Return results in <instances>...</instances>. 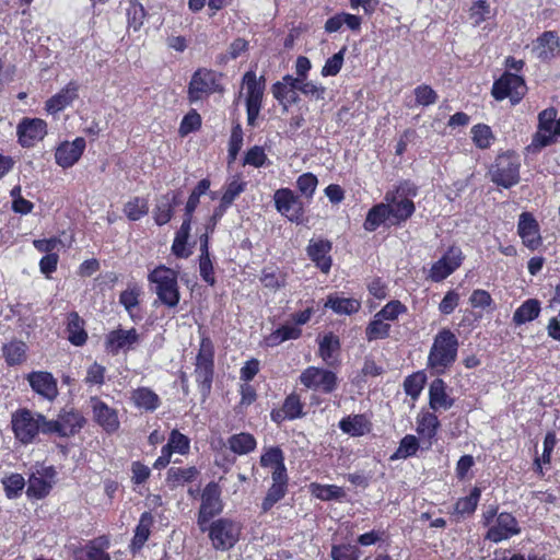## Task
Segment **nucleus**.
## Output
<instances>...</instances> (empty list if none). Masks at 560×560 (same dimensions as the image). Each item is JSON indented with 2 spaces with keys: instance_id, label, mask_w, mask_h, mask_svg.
<instances>
[{
  "instance_id": "nucleus-40",
  "label": "nucleus",
  "mask_w": 560,
  "mask_h": 560,
  "mask_svg": "<svg viewBox=\"0 0 560 560\" xmlns=\"http://www.w3.org/2000/svg\"><path fill=\"white\" fill-rule=\"evenodd\" d=\"M302 329L290 324H283L269 335L264 337L262 343L267 348H275L288 340H296L301 338Z\"/></svg>"
},
{
  "instance_id": "nucleus-24",
  "label": "nucleus",
  "mask_w": 560,
  "mask_h": 560,
  "mask_svg": "<svg viewBox=\"0 0 560 560\" xmlns=\"http://www.w3.org/2000/svg\"><path fill=\"white\" fill-rule=\"evenodd\" d=\"M26 381L32 390L48 401H54L59 392L57 380L50 372L32 371L26 375Z\"/></svg>"
},
{
  "instance_id": "nucleus-39",
  "label": "nucleus",
  "mask_w": 560,
  "mask_h": 560,
  "mask_svg": "<svg viewBox=\"0 0 560 560\" xmlns=\"http://www.w3.org/2000/svg\"><path fill=\"white\" fill-rule=\"evenodd\" d=\"M200 475L196 466L189 467H171L166 472V485L171 489L183 487L186 483L194 482Z\"/></svg>"
},
{
  "instance_id": "nucleus-38",
  "label": "nucleus",
  "mask_w": 560,
  "mask_h": 560,
  "mask_svg": "<svg viewBox=\"0 0 560 560\" xmlns=\"http://www.w3.org/2000/svg\"><path fill=\"white\" fill-rule=\"evenodd\" d=\"M130 399L135 407L148 412L155 411L161 405L159 395L147 386H140L133 389L131 392Z\"/></svg>"
},
{
  "instance_id": "nucleus-15",
  "label": "nucleus",
  "mask_w": 560,
  "mask_h": 560,
  "mask_svg": "<svg viewBox=\"0 0 560 560\" xmlns=\"http://www.w3.org/2000/svg\"><path fill=\"white\" fill-rule=\"evenodd\" d=\"M522 532L516 517L510 512H501L488 527L485 539L494 544L509 540Z\"/></svg>"
},
{
  "instance_id": "nucleus-57",
  "label": "nucleus",
  "mask_w": 560,
  "mask_h": 560,
  "mask_svg": "<svg viewBox=\"0 0 560 560\" xmlns=\"http://www.w3.org/2000/svg\"><path fill=\"white\" fill-rule=\"evenodd\" d=\"M141 288L137 284H129L128 288L120 292L119 303L125 307L131 318H133V310L139 306Z\"/></svg>"
},
{
  "instance_id": "nucleus-3",
  "label": "nucleus",
  "mask_w": 560,
  "mask_h": 560,
  "mask_svg": "<svg viewBox=\"0 0 560 560\" xmlns=\"http://www.w3.org/2000/svg\"><path fill=\"white\" fill-rule=\"evenodd\" d=\"M148 282L156 294V302L168 308H175L180 301L178 272L159 265L148 273Z\"/></svg>"
},
{
  "instance_id": "nucleus-18",
  "label": "nucleus",
  "mask_w": 560,
  "mask_h": 560,
  "mask_svg": "<svg viewBox=\"0 0 560 560\" xmlns=\"http://www.w3.org/2000/svg\"><path fill=\"white\" fill-rule=\"evenodd\" d=\"M47 135V122L42 118L24 117L18 124V142L22 148H32Z\"/></svg>"
},
{
  "instance_id": "nucleus-60",
  "label": "nucleus",
  "mask_w": 560,
  "mask_h": 560,
  "mask_svg": "<svg viewBox=\"0 0 560 560\" xmlns=\"http://www.w3.org/2000/svg\"><path fill=\"white\" fill-rule=\"evenodd\" d=\"M202 118L196 109H190L182 119L178 133L180 137H186L189 133L196 132L201 128Z\"/></svg>"
},
{
  "instance_id": "nucleus-26",
  "label": "nucleus",
  "mask_w": 560,
  "mask_h": 560,
  "mask_svg": "<svg viewBox=\"0 0 560 560\" xmlns=\"http://www.w3.org/2000/svg\"><path fill=\"white\" fill-rule=\"evenodd\" d=\"M214 72H194L188 85V101L195 103L219 90Z\"/></svg>"
},
{
  "instance_id": "nucleus-32",
  "label": "nucleus",
  "mask_w": 560,
  "mask_h": 560,
  "mask_svg": "<svg viewBox=\"0 0 560 560\" xmlns=\"http://www.w3.org/2000/svg\"><path fill=\"white\" fill-rule=\"evenodd\" d=\"M180 192L178 190H170L163 194L153 209V220L156 225L167 224L174 217L175 208L180 202Z\"/></svg>"
},
{
  "instance_id": "nucleus-16",
  "label": "nucleus",
  "mask_w": 560,
  "mask_h": 560,
  "mask_svg": "<svg viewBox=\"0 0 560 560\" xmlns=\"http://www.w3.org/2000/svg\"><path fill=\"white\" fill-rule=\"evenodd\" d=\"M243 82L246 88L247 124L255 126L261 109L265 84L257 80L256 72H245Z\"/></svg>"
},
{
  "instance_id": "nucleus-58",
  "label": "nucleus",
  "mask_w": 560,
  "mask_h": 560,
  "mask_svg": "<svg viewBox=\"0 0 560 560\" xmlns=\"http://www.w3.org/2000/svg\"><path fill=\"white\" fill-rule=\"evenodd\" d=\"M247 188V182L242 179L241 175H234L233 178L226 184L225 190L220 199L224 205L232 206L234 200L243 194Z\"/></svg>"
},
{
  "instance_id": "nucleus-51",
  "label": "nucleus",
  "mask_w": 560,
  "mask_h": 560,
  "mask_svg": "<svg viewBox=\"0 0 560 560\" xmlns=\"http://www.w3.org/2000/svg\"><path fill=\"white\" fill-rule=\"evenodd\" d=\"M122 211L129 221H139L149 213V200L145 197H132L124 205Z\"/></svg>"
},
{
  "instance_id": "nucleus-62",
  "label": "nucleus",
  "mask_w": 560,
  "mask_h": 560,
  "mask_svg": "<svg viewBox=\"0 0 560 560\" xmlns=\"http://www.w3.org/2000/svg\"><path fill=\"white\" fill-rule=\"evenodd\" d=\"M318 185V179L315 174L307 172L300 175L296 179V188L301 196L306 199H312Z\"/></svg>"
},
{
  "instance_id": "nucleus-43",
  "label": "nucleus",
  "mask_w": 560,
  "mask_h": 560,
  "mask_svg": "<svg viewBox=\"0 0 560 560\" xmlns=\"http://www.w3.org/2000/svg\"><path fill=\"white\" fill-rule=\"evenodd\" d=\"M482 489L480 487L475 486L471 488L468 495L459 498L454 504L453 514L460 517H469L475 514L480 498H481Z\"/></svg>"
},
{
  "instance_id": "nucleus-23",
  "label": "nucleus",
  "mask_w": 560,
  "mask_h": 560,
  "mask_svg": "<svg viewBox=\"0 0 560 560\" xmlns=\"http://www.w3.org/2000/svg\"><path fill=\"white\" fill-rule=\"evenodd\" d=\"M517 234L522 238L524 246L530 250H536L542 245L540 226L530 212H522L517 223Z\"/></svg>"
},
{
  "instance_id": "nucleus-50",
  "label": "nucleus",
  "mask_w": 560,
  "mask_h": 560,
  "mask_svg": "<svg viewBox=\"0 0 560 560\" xmlns=\"http://www.w3.org/2000/svg\"><path fill=\"white\" fill-rule=\"evenodd\" d=\"M110 541L106 535L98 536L85 545V555L88 560H110V556L106 552Z\"/></svg>"
},
{
  "instance_id": "nucleus-6",
  "label": "nucleus",
  "mask_w": 560,
  "mask_h": 560,
  "mask_svg": "<svg viewBox=\"0 0 560 560\" xmlns=\"http://www.w3.org/2000/svg\"><path fill=\"white\" fill-rule=\"evenodd\" d=\"M521 158L512 150L499 153L489 168L491 182L505 189L512 188L521 180Z\"/></svg>"
},
{
  "instance_id": "nucleus-20",
  "label": "nucleus",
  "mask_w": 560,
  "mask_h": 560,
  "mask_svg": "<svg viewBox=\"0 0 560 560\" xmlns=\"http://www.w3.org/2000/svg\"><path fill=\"white\" fill-rule=\"evenodd\" d=\"M57 471L54 466H44L36 474H32L28 479V486L26 489V495L30 499L42 500L46 498L55 482Z\"/></svg>"
},
{
  "instance_id": "nucleus-21",
  "label": "nucleus",
  "mask_w": 560,
  "mask_h": 560,
  "mask_svg": "<svg viewBox=\"0 0 560 560\" xmlns=\"http://www.w3.org/2000/svg\"><path fill=\"white\" fill-rule=\"evenodd\" d=\"M331 250L332 242L323 237L310 240L306 246L307 257L325 275L329 273L332 267Z\"/></svg>"
},
{
  "instance_id": "nucleus-2",
  "label": "nucleus",
  "mask_w": 560,
  "mask_h": 560,
  "mask_svg": "<svg viewBox=\"0 0 560 560\" xmlns=\"http://www.w3.org/2000/svg\"><path fill=\"white\" fill-rule=\"evenodd\" d=\"M458 347V338L450 328L438 331L427 359V369L432 375H443L454 365Z\"/></svg>"
},
{
  "instance_id": "nucleus-9",
  "label": "nucleus",
  "mask_w": 560,
  "mask_h": 560,
  "mask_svg": "<svg viewBox=\"0 0 560 560\" xmlns=\"http://www.w3.org/2000/svg\"><path fill=\"white\" fill-rule=\"evenodd\" d=\"M299 382L306 389L329 395L334 393L339 385L337 374L325 368L307 366L299 375Z\"/></svg>"
},
{
  "instance_id": "nucleus-59",
  "label": "nucleus",
  "mask_w": 560,
  "mask_h": 560,
  "mask_svg": "<svg viewBox=\"0 0 560 560\" xmlns=\"http://www.w3.org/2000/svg\"><path fill=\"white\" fill-rule=\"evenodd\" d=\"M4 492L8 499H16L22 494L25 487L24 477L14 472L2 479Z\"/></svg>"
},
{
  "instance_id": "nucleus-4",
  "label": "nucleus",
  "mask_w": 560,
  "mask_h": 560,
  "mask_svg": "<svg viewBox=\"0 0 560 560\" xmlns=\"http://www.w3.org/2000/svg\"><path fill=\"white\" fill-rule=\"evenodd\" d=\"M46 423H48L46 416L27 408H19L11 417L14 438L23 445L34 443L39 433L49 435Z\"/></svg>"
},
{
  "instance_id": "nucleus-13",
  "label": "nucleus",
  "mask_w": 560,
  "mask_h": 560,
  "mask_svg": "<svg viewBox=\"0 0 560 560\" xmlns=\"http://www.w3.org/2000/svg\"><path fill=\"white\" fill-rule=\"evenodd\" d=\"M223 511L221 488L218 482L210 481L201 493V503L198 511L197 523L199 528L206 530V525Z\"/></svg>"
},
{
  "instance_id": "nucleus-46",
  "label": "nucleus",
  "mask_w": 560,
  "mask_h": 560,
  "mask_svg": "<svg viewBox=\"0 0 560 560\" xmlns=\"http://www.w3.org/2000/svg\"><path fill=\"white\" fill-rule=\"evenodd\" d=\"M229 448L236 455H246L254 452L257 447L255 436L249 432L232 434L228 439Z\"/></svg>"
},
{
  "instance_id": "nucleus-5",
  "label": "nucleus",
  "mask_w": 560,
  "mask_h": 560,
  "mask_svg": "<svg viewBox=\"0 0 560 560\" xmlns=\"http://www.w3.org/2000/svg\"><path fill=\"white\" fill-rule=\"evenodd\" d=\"M214 345L212 339L206 334H200L199 349L195 360V377L198 389L203 398L207 399L212 389L214 378Z\"/></svg>"
},
{
  "instance_id": "nucleus-42",
  "label": "nucleus",
  "mask_w": 560,
  "mask_h": 560,
  "mask_svg": "<svg viewBox=\"0 0 560 560\" xmlns=\"http://www.w3.org/2000/svg\"><path fill=\"white\" fill-rule=\"evenodd\" d=\"M388 222L390 226V210L385 202L374 205L366 213L363 228L368 232L376 231L382 224Z\"/></svg>"
},
{
  "instance_id": "nucleus-49",
  "label": "nucleus",
  "mask_w": 560,
  "mask_h": 560,
  "mask_svg": "<svg viewBox=\"0 0 560 560\" xmlns=\"http://www.w3.org/2000/svg\"><path fill=\"white\" fill-rule=\"evenodd\" d=\"M264 288L278 291L287 284V273L278 267H265L259 278Z\"/></svg>"
},
{
  "instance_id": "nucleus-41",
  "label": "nucleus",
  "mask_w": 560,
  "mask_h": 560,
  "mask_svg": "<svg viewBox=\"0 0 560 560\" xmlns=\"http://www.w3.org/2000/svg\"><path fill=\"white\" fill-rule=\"evenodd\" d=\"M325 307L338 315H353L360 311L361 302L354 298H343L338 293H331L327 296Z\"/></svg>"
},
{
  "instance_id": "nucleus-47",
  "label": "nucleus",
  "mask_w": 560,
  "mask_h": 560,
  "mask_svg": "<svg viewBox=\"0 0 560 560\" xmlns=\"http://www.w3.org/2000/svg\"><path fill=\"white\" fill-rule=\"evenodd\" d=\"M191 229V219L185 218L179 230L176 232L173 244H172V253L177 258H187L191 252L187 249V242L189 238Z\"/></svg>"
},
{
  "instance_id": "nucleus-48",
  "label": "nucleus",
  "mask_w": 560,
  "mask_h": 560,
  "mask_svg": "<svg viewBox=\"0 0 560 560\" xmlns=\"http://www.w3.org/2000/svg\"><path fill=\"white\" fill-rule=\"evenodd\" d=\"M311 494L322 501H342L346 498L343 488L336 485L312 482L308 486Z\"/></svg>"
},
{
  "instance_id": "nucleus-22",
  "label": "nucleus",
  "mask_w": 560,
  "mask_h": 560,
  "mask_svg": "<svg viewBox=\"0 0 560 560\" xmlns=\"http://www.w3.org/2000/svg\"><path fill=\"white\" fill-rule=\"evenodd\" d=\"M86 141L83 137H77L73 141H62L55 150V162L62 168H70L83 155Z\"/></svg>"
},
{
  "instance_id": "nucleus-30",
  "label": "nucleus",
  "mask_w": 560,
  "mask_h": 560,
  "mask_svg": "<svg viewBox=\"0 0 560 560\" xmlns=\"http://www.w3.org/2000/svg\"><path fill=\"white\" fill-rule=\"evenodd\" d=\"M155 518L150 511L141 513L138 524L133 529V536L128 545V550L132 556L140 553L149 540L154 527Z\"/></svg>"
},
{
  "instance_id": "nucleus-1",
  "label": "nucleus",
  "mask_w": 560,
  "mask_h": 560,
  "mask_svg": "<svg viewBox=\"0 0 560 560\" xmlns=\"http://www.w3.org/2000/svg\"><path fill=\"white\" fill-rule=\"evenodd\" d=\"M259 464L262 468L272 469V483L268 488L260 504L261 513L265 514L287 495L290 479L285 466L284 453L280 446L265 447L260 455Z\"/></svg>"
},
{
  "instance_id": "nucleus-53",
  "label": "nucleus",
  "mask_w": 560,
  "mask_h": 560,
  "mask_svg": "<svg viewBox=\"0 0 560 560\" xmlns=\"http://www.w3.org/2000/svg\"><path fill=\"white\" fill-rule=\"evenodd\" d=\"M390 328L389 324L385 323L384 319L375 314L365 327V339L369 342L377 339H386L390 335Z\"/></svg>"
},
{
  "instance_id": "nucleus-44",
  "label": "nucleus",
  "mask_w": 560,
  "mask_h": 560,
  "mask_svg": "<svg viewBox=\"0 0 560 560\" xmlns=\"http://www.w3.org/2000/svg\"><path fill=\"white\" fill-rule=\"evenodd\" d=\"M541 312L540 301L528 299L524 301L514 312L512 320L516 326L535 320Z\"/></svg>"
},
{
  "instance_id": "nucleus-55",
  "label": "nucleus",
  "mask_w": 560,
  "mask_h": 560,
  "mask_svg": "<svg viewBox=\"0 0 560 560\" xmlns=\"http://www.w3.org/2000/svg\"><path fill=\"white\" fill-rule=\"evenodd\" d=\"M420 448L419 439L413 434H406L399 442L398 448L390 456V460L406 459L417 454Z\"/></svg>"
},
{
  "instance_id": "nucleus-7",
  "label": "nucleus",
  "mask_w": 560,
  "mask_h": 560,
  "mask_svg": "<svg viewBox=\"0 0 560 560\" xmlns=\"http://www.w3.org/2000/svg\"><path fill=\"white\" fill-rule=\"evenodd\" d=\"M208 529V537L214 550L229 551L240 541L242 525L228 517L212 521Z\"/></svg>"
},
{
  "instance_id": "nucleus-52",
  "label": "nucleus",
  "mask_w": 560,
  "mask_h": 560,
  "mask_svg": "<svg viewBox=\"0 0 560 560\" xmlns=\"http://www.w3.org/2000/svg\"><path fill=\"white\" fill-rule=\"evenodd\" d=\"M425 383L427 374L424 371H417L406 376L402 386L406 395L410 396L412 400H417L421 395Z\"/></svg>"
},
{
  "instance_id": "nucleus-19",
  "label": "nucleus",
  "mask_w": 560,
  "mask_h": 560,
  "mask_svg": "<svg viewBox=\"0 0 560 560\" xmlns=\"http://www.w3.org/2000/svg\"><path fill=\"white\" fill-rule=\"evenodd\" d=\"M94 422L103 429L107 434H114L120 427L118 411L108 406L98 396L90 398Z\"/></svg>"
},
{
  "instance_id": "nucleus-56",
  "label": "nucleus",
  "mask_w": 560,
  "mask_h": 560,
  "mask_svg": "<svg viewBox=\"0 0 560 560\" xmlns=\"http://www.w3.org/2000/svg\"><path fill=\"white\" fill-rule=\"evenodd\" d=\"M210 185H211V182L209 178H202L194 187V189L191 190V192L187 199L186 206H185V214H184L185 218L192 219V214L200 202V197L209 190Z\"/></svg>"
},
{
  "instance_id": "nucleus-12",
  "label": "nucleus",
  "mask_w": 560,
  "mask_h": 560,
  "mask_svg": "<svg viewBox=\"0 0 560 560\" xmlns=\"http://www.w3.org/2000/svg\"><path fill=\"white\" fill-rule=\"evenodd\" d=\"M277 211L290 222L302 224L305 221V207L301 197L290 188H279L273 194Z\"/></svg>"
},
{
  "instance_id": "nucleus-64",
  "label": "nucleus",
  "mask_w": 560,
  "mask_h": 560,
  "mask_svg": "<svg viewBox=\"0 0 560 560\" xmlns=\"http://www.w3.org/2000/svg\"><path fill=\"white\" fill-rule=\"evenodd\" d=\"M360 549L351 544H339L331 547L330 557L332 560H359Z\"/></svg>"
},
{
  "instance_id": "nucleus-17",
  "label": "nucleus",
  "mask_w": 560,
  "mask_h": 560,
  "mask_svg": "<svg viewBox=\"0 0 560 560\" xmlns=\"http://www.w3.org/2000/svg\"><path fill=\"white\" fill-rule=\"evenodd\" d=\"M465 256L457 246H451L443 256L432 264L429 279L433 282H442L460 267Z\"/></svg>"
},
{
  "instance_id": "nucleus-28",
  "label": "nucleus",
  "mask_w": 560,
  "mask_h": 560,
  "mask_svg": "<svg viewBox=\"0 0 560 560\" xmlns=\"http://www.w3.org/2000/svg\"><path fill=\"white\" fill-rule=\"evenodd\" d=\"M435 412L433 410H421L417 416L416 431L422 442L427 444L425 450H430L433 443L436 442L438 432L441 428V422Z\"/></svg>"
},
{
  "instance_id": "nucleus-31",
  "label": "nucleus",
  "mask_w": 560,
  "mask_h": 560,
  "mask_svg": "<svg viewBox=\"0 0 560 560\" xmlns=\"http://www.w3.org/2000/svg\"><path fill=\"white\" fill-rule=\"evenodd\" d=\"M530 54L534 58L547 61L560 55L559 36L551 31L544 32L532 45Z\"/></svg>"
},
{
  "instance_id": "nucleus-35",
  "label": "nucleus",
  "mask_w": 560,
  "mask_h": 560,
  "mask_svg": "<svg viewBox=\"0 0 560 560\" xmlns=\"http://www.w3.org/2000/svg\"><path fill=\"white\" fill-rule=\"evenodd\" d=\"M340 350V338L331 331L325 334L318 340V355L328 366H335L339 363Z\"/></svg>"
},
{
  "instance_id": "nucleus-45",
  "label": "nucleus",
  "mask_w": 560,
  "mask_h": 560,
  "mask_svg": "<svg viewBox=\"0 0 560 560\" xmlns=\"http://www.w3.org/2000/svg\"><path fill=\"white\" fill-rule=\"evenodd\" d=\"M27 346L22 340H11L2 346V355L9 366L21 365L27 358Z\"/></svg>"
},
{
  "instance_id": "nucleus-61",
  "label": "nucleus",
  "mask_w": 560,
  "mask_h": 560,
  "mask_svg": "<svg viewBox=\"0 0 560 560\" xmlns=\"http://www.w3.org/2000/svg\"><path fill=\"white\" fill-rule=\"evenodd\" d=\"M408 312L407 306L399 300H392L387 302L377 313L384 320L394 322L397 320L398 317Z\"/></svg>"
},
{
  "instance_id": "nucleus-8",
  "label": "nucleus",
  "mask_w": 560,
  "mask_h": 560,
  "mask_svg": "<svg viewBox=\"0 0 560 560\" xmlns=\"http://www.w3.org/2000/svg\"><path fill=\"white\" fill-rule=\"evenodd\" d=\"M298 77L292 78L291 75H285L283 79L288 84H275L273 94L277 100L280 102L292 103L296 100L295 91L299 90L305 95H310L316 100L324 98L325 88L317 86L311 81H307V72H296Z\"/></svg>"
},
{
  "instance_id": "nucleus-37",
  "label": "nucleus",
  "mask_w": 560,
  "mask_h": 560,
  "mask_svg": "<svg viewBox=\"0 0 560 560\" xmlns=\"http://www.w3.org/2000/svg\"><path fill=\"white\" fill-rule=\"evenodd\" d=\"M339 429L350 436H363L371 432L372 423L363 413L343 417L339 421Z\"/></svg>"
},
{
  "instance_id": "nucleus-11",
  "label": "nucleus",
  "mask_w": 560,
  "mask_h": 560,
  "mask_svg": "<svg viewBox=\"0 0 560 560\" xmlns=\"http://www.w3.org/2000/svg\"><path fill=\"white\" fill-rule=\"evenodd\" d=\"M527 92L524 79L514 72H502V75L494 81L492 96L497 101L509 98L513 105L518 104Z\"/></svg>"
},
{
  "instance_id": "nucleus-36",
  "label": "nucleus",
  "mask_w": 560,
  "mask_h": 560,
  "mask_svg": "<svg viewBox=\"0 0 560 560\" xmlns=\"http://www.w3.org/2000/svg\"><path fill=\"white\" fill-rule=\"evenodd\" d=\"M66 331L71 345L82 347L86 343L89 336L85 330V322L78 312L72 311L68 313Z\"/></svg>"
},
{
  "instance_id": "nucleus-10",
  "label": "nucleus",
  "mask_w": 560,
  "mask_h": 560,
  "mask_svg": "<svg viewBox=\"0 0 560 560\" xmlns=\"http://www.w3.org/2000/svg\"><path fill=\"white\" fill-rule=\"evenodd\" d=\"M47 430L49 435L56 434L60 438H71L78 434L86 424L83 413L75 408H62L57 419H48Z\"/></svg>"
},
{
  "instance_id": "nucleus-14",
  "label": "nucleus",
  "mask_w": 560,
  "mask_h": 560,
  "mask_svg": "<svg viewBox=\"0 0 560 560\" xmlns=\"http://www.w3.org/2000/svg\"><path fill=\"white\" fill-rule=\"evenodd\" d=\"M306 415L305 402L303 401L301 394L296 390H292L284 397L279 407H275L270 410V420L280 427L287 421L302 419Z\"/></svg>"
},
{
  "instance_id": "nucleus-34",
  "label": "nucleus",
  "mask_w": 560,
  "mask_h": 560,
  "mask_svg": "<svg viewBox=\"0 0 560 560\" xmlns=\"http://www.w3.org/2000/svg\"><path fill=\"white\" fill-rule=\"evenodd\" d=\"M79 85L75 82H69L57 94L49 97L45 103V108L49 114H57L71 105L78 98Z\"/></svg>"
},
{
  "instance_id": "nucleus-29",
  "label": "nucleus",
  "mask_w": 560,
  "mask_h": 560,
  "mask_svg": "<svg viewBox=\"0 0 560 560\" xmlns=\"http://www.w3.org/2000/svg\"><path fill=\"white\" fill-rule=\"evenodd\" d=\"M450 387L446 382L436 376L429 385V407L433 411L448 410L455 404V398L450 395Z\"/></svg>"
},
{
  "instance_id": "nucleus-33",
  "label": "nucleus",
  "mask_w": 560,
  "mask_h": 560,
  "mask_svg": "<svg viewBox=\"0 0 560 560\" xmlns=\"http://www.w3.org/2000/svg\"><path fill=\"white\" fill-rule=\"evenodd\" d=\"M385 200L390 210V225H400L410 219L416 211L415 203L409 198L397 200L395 196L386 194Z\"/></svg>"
},
{
  "instance_id": "nucleus-63",
  "label": "nucleus",
  "mask_w": 560,
  "mask_h": 560,
  "mask_svg": "<svg viewBox=\"0 0 560 560\" xmlns=\"http://www.w3.org/2000/svg\"><path fill=\"white\" fill-rule=\"evenodd\" d=\"M269 164L270 161L268 160L264 148L260 145L249 148L244 155L243 165H250L256 168H260Z\"/></svg>"
},
{
  "instance_id": "nucleus-25",
  "label": "nucleus",
  "mask_w": 560,
  "mask_h": 560,
  "mask_svg": "<svg viewBox=\"0 0 560 560\" xmlns=\"http://www.w3.org/2000/svg\"><path fill=\"white\" fill-rule=\"evenodd\" d=\"M139 341V334L136 328L128 330L117 328L105 336L104 348L108 354L117 355L120 351H128Z\"/></svg>"
},
{
  "instance_id": "nucleus-54",
  "label": "nucleus",
  "mask_w": 560,
  "mask_h": 560,
  "mask_svg": "<svg viewBox=\"0 0 560 560\" xmlns=\"http://www.w3.org/2000/svg\"><path fill=\"white\" fill-rule=\"evenodd\" d=\"M470 132L474 144L480 150L489 149L495 140L492 129L486 124L472 126Z\"/></svg>"
},
{
  "instance_id": "nucleus-27",
  "label": "nucleus",
  "mask_w": 560,
  "mask_h": 560,
  "mask_svg": "<svg viewBox=\"0 0 560 560\" xmlns=\"http://www.w3.org/2000/svg\"><path fill=\"white\" fill-rule=\"evenodd\" d=\"M557 117V109L555 107H548L539 113L538 115V131L533 136L532 147L535 149H541L551 144L555 119Z\"/></svg>"
}]
</instances>
